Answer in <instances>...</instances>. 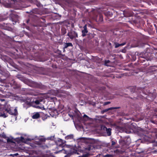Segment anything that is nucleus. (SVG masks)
<instances>
[{"label": "nucleus", "instance_id": "c85d7f7f", "mask_svg": "<svg viewBox=\"0 0 157 157\" xmlns=\"http://www.w3.org/2000/svg\"><path fill=\"white\" fill-rule=\"evenodd\" d=\"M125 132L127 133H129L131 132L129 130H126L125 131Z\"/></svg>", "mask_w": 157, "mask_h": 157}, {"label": "nucleus", "instance_id": "79ce46f5", "mask_svg": "<svg viewBox=\"0 0 157 157\" xmlns=\"http://www.w3.org/2000/svg\"><path fill=\"white\" fill-rule=\"evenodd\" d=\"M81 140H84V139L83 138H81Z\"/></svg>", "mask_w": 157, "mask_h": 157}, {"label": "nucleus", "instance_id": "c9c22d12", "mask_svg": "<svg viewBox=\"0 0 157 157\" xmlns=\"http://www.w3.org/2000/svg\"><path fill=\"white\" fill-rule=\"evenodd\" d=\"M69 116L71 117H73V116L72 115H70V114H68Z\"/></svg>", "mask_w": 157, "mask_h": 157}, {"label": "nucleus", "instance_id": "4be33fe9", "mask_svg": "<svg viewBox=\"0 0 157 157\" xmlns=\"http://www.w3.org/2000/svg\"><path fill=\"white\" fill-rule=\"evenodd\" d=\"M33 26L34 27H40L41 26V25H40V24H36H36H33Z\"/></svg>", "mask_w": 157, "mask_h": 157}, {"label": "nucleus", "instance_id": "0eeeda50", "mask_svg": "<svg viewBox=\"0 0 157 157\" xmlns=\"http://www.w3.org/2000/svg\"><path fill=\"white\" fill-rule=\"evenodd\" d=\"M68 35L71 39H73L74 37H77V34L74 31L72 32H69L68 33Z\"/></svg>", "mask_w": 157, "mask_h": 157}, {"label": "nucleus", "instance_id": "4468645a", "mask_svg": "<svg viewBox=\"0 0 157 157\" xmlns=\"http://www.w3.org/2000/svg\"><path fill=\"white\" fill-rule=\"evenodd\" d=\"M51 92L52 93V94L54 95H56L58 93H59L58 90H51Z\"/></svg>", "mask_w": 157, "mask_h": 157}, {"label": "nucleus", "instance_id": "6e6552de", "mask_svg": "<svg viewBox=\"0 0 157 157\" xmlns=\"http://www.w3.org/2000/svg\"><path fill=\"white\" fill-rule=\"evenodd\" d=\"M30 25V20L28 19L25 21V23H23V28H25L27 29H29V26Z\"/></svg>", "mask_w": 157, "mask_h": 157}, {"label": "nucleus", "instance_id": "39448f33", "mask_svg": "<svg viewBox=\"0 0 157 157\" xmlns=\"http://www.w3.org/2000/svg\"><path fill=\"white\" fill-rule=\"evenodd\" d=\"M153 54L150 53H145V58L147 60H151L153 58Z\"/></svg>", "mask_w": 157, "mask_h": 157}, {"label": "nucleus", "instance_id": "473e14b6", "mask_svg": "<svg viewBox=\"0 0 157 157\" xmlns=\"http://www.w3.org/2000/svg\"><path fill=\"white\" fill-rule=\"evenodd\" d=\"M126 44V43L124 42L122 44H121V46H123Z\"/></svg>", "mask_w": 157, "mask_h": 157}, {"label": "nucleus", "instance_id": "c756f323", "mask_svg": "<svg viewBox=\"0 0 157 157\" xmlns=\"http://www.w3.org/2000/svg\"><path fill=\"white\" fill-rule=\"evenodd\" d=\"M117 109V108L111 107V108H108V109L109 110H111V109Z\"/></svg>", "mask_w": 157, "mask_h": 157}, {"label": "nucleus", "instance_id": "aec40b11", "mask_svg": "<svg viewBox=\"0 0 157 157\" xmlns=\"http://www.w3.org/2000/svg\"><path fill=\"white\" fill-rule=\"evenodd\" d=\"M88 26H89V27H90V28H92V29H98L97 28H96L94 26V25H90V24H88Z\"/></svg>", "mask_w": 157, "mask_h": 157}, {"label": "nucleus", "instance_id": "20e7f679", "mask_svg": "<svg viewBox=\"0 0 157 157\" xmlns=\"http://www.w3.org/2000/svg\"><path fill=\"white\" fill-rule=\"evenodd\" d=\"M6 111L9 114L13 116L17 115L18 114L17 110L16 108L14 109H10L8 110H6Z\"/></svg>", "mask_w": 157, "mask_h": 157}, {"label": "nucleus", "instance_id": "412c9836", "mask_svg": "<svg viewBox=\"0 0 157 157\" xmlns=\"http://www.w3.org/2000/svg\"><path fill=\"white\" fill-rule=\"evenodd\" d=\"M7 116L6 115L5 113L0 114V117H2L4 118H5Z\"/></svg>", "mask_w": 157, "mask_h": 157}, {"label": "nucleus", "instance_id": "a878e982", "mask_svg": "<svg viewBox=\"0 0 157 157\" xmlns=\"http://www.w3.org/2000/svg\"><path fill=\"white\" fill-rule=\"evenodd\" d=\"M54 136H51L50 137H48V140H53L54 138Z\"/></svg>", "mask_w": 157, "mask_h": 157}, {"label": "nucleus", "instance_id": "bb28decb", "mask_svg": "<svg viewBox=\"0 0 157 157\" xmlns=\"http://www.w3.org/2000/svg\"><path fill=\"white\" fill-rule=\"evenodd\" d=\"M110 102H107L104 103V104L105 105H107L109 104H110Z\"/></svg>", "mask_w": 157, "mask_h": 157}, {"label": "nucleus", "instance_id": "f03ea898", "mask_svg": "<svg viewBox=\"0 0 157 157\" xmlns=\"http://www.w3.org/2000/svg\"><path fill=\"white\" fill-rule=\"evenodd\" d=\"M31 140V139L28 138L27 135L23 134L21 137L17 138L15 139H14L13 138H8L7 139V141L8 142L13 143L14 140L17 141L18 143L21 142L27 143L28 141L30 140Z\"/></svg>", "mask_w": 157, "mask_h": 157}, {"label": "nucleus", "instance_id": "1a4fd4ad", "mask_svg": "<svg viewBox=\"0 0 157 157\" xmlns=\"http://www.w3.org/2000/svg\"><path fill=\"white\" fill-rule=\"evenodd\" d=\"M103 129L104 130H105L106 131V132L108 136H109L111 135V129L110 128H107L106 127H104Z\"/></svg>", "mask_w": 157, "mask_h": 157}, {"label": "nucleus", "instance_id": "a211bd4d", "mask_svg": "<svg viewBox=\"0 0 157 157\" xmlns=\"http://www.w3.org/2000/svg\"><path fill=\"white\" fill-rule=\"evenodd\" d=\"M82 35L83 36L86 35V34L88 33L87 30H82Z\"/></svg>", "mask_w": 157, "mask_h": 157}, {"label": "nucleus", "instance_id": "4c0bfd02", "mask_svg": "<svg viewBox=\"0 0 157 157\" xmlns=\"http://www.w3.org/2000/svg\"><path fill=\"white\" fill-rule=\"evenodd\" d=\"M109 60H107V61H105V63H109Z\"/></svg>", "mask_w": 157, "mask_h": 157}, {"label": "nucleus", "instance_id": "2f4dec72", "mask_svg": "<svg viewBox=\"0 0 157 157\" xmlns=\"http://www.w3.org/2000/svg\"><path fill=\"white\" fill-rule=\"evenodd\" d=\"M41 19L43 20V22H44L45 21V20L44 19V18L43 17H41Z\"/></svg>", "mask_w": 157, "mask_h": 157}, {"label": "nucleus", "instance_id": "cd10ccee", "mask_svg": "<svg viewBox=\"0 0 157 157\" xmlns=\"http://www.w3.org/2000/svg\"><path fill=\"white\" fill-rule=\"evenodd\" d=\"M104 157H112V156L110 155H106Z\"/></svg>", "mask_w": 157, "mask_h": 157}, {"label": "nucleus", "instance_id": "a18cd8bd", "mask_svg": "<svg viewBox=\"0 0 157 157\" xmlns=\"http://www.w3.org/2000/svg\"><path fill=\"white\" fill-rule=\"evenodd\" d=\"M60 141H62V140H60Z\"/></svg>", "mask_w": 157, "mask_h": 157}, {"label": "nucleus", "instance_id": "37998d69", "mask_svg": "<svg viewBox=\"0 0 157 157\" xmlns=\"http://www.w3.org/2000/svg\"><path fill=\"white\" fill-rule=\"evenodd\" d=\"M48 98V95H47L46 96V98Z\"/></svg>", "mask_w": 157, "mask_h": 157}, {"label": "nucleus", "instance_id": "7ed1b4c3", "mask_svg": "<svg viewBox=\"0 0 157 157\" xmlns=\"http://www.w3.org/2000/svg\"><path fill=\"white\" fill-rule=\"evenodd\" d=\"M10 18L12 21L16 23L18 20L19 16L18 15L12 13L10 14Z\"/></svg>", "mask_w": 157, "mask_h": 157}, {"label": "nucleus", "instance_id": "ddd939ff", "mask_svg": "<svg viewBox=\"0 0 157 157\" xmlns=\"http://www.w3.org/2000/svg\"><path fill=\"white\" fill-rule=\"evenodd\" d=\"M73 135L72 134H71L67 135L65 137V138L66 140L71 139L73 138Z\"/></svg>", "mask_w": 157, "mask_h": 157}, {"label": "nucleus", "instance_id": "72a5a7b5", "mask_svg": "<svg viewBox=\"0 0 157 157\" xmlns=\"http://www.w3.org/2000/svg\"><path fill=\"white\" fill-rule=\"evenodd\" d=\"M84 29H86V25H85V26H84Z\"/></svg>", "mask_w": 157, "mask_h": 157}, {"label": "nucleus", "instance_id": "f3484780", "mask_svg": "<svg viewBox=\"0 0 157 157\" xmlns=\"http://www.w3.org/2000/svg\"><path fill=\"white\" fill-rule=\"evenodd\" d=\"M17 115H13L12 117V118L11 119V121H14L16 120Z\"/></svg>", "mask_w": 157, "mask_h": 157}, {"label": "nucleus", "instance_id": "b1692460", "mask_svg": "<svg viewBox=\"0 0 157 157\" xmlns=\"http://www.w3.org/2000/svg\"><path fill=\"white\" fill-rule=\"evenodd\" d=\"M116 141L115 140H113L112 141V145L113 146L115 145L116 144Z\"/></svg>", "mask_w": 157, "mask_h": 157}, {"label": "nucleus", "instance_id": "5701e85b", "mask_svg": "<svg viewBox=\"0 0 157 157\" xmlns=\"http://www.w3.org/2000/svg\"><path fill=\"white\" fill-rule=\"evenodd\" d=\"M121 46V44H119L118 43H116L115 44V48H118L119 47V46Z\"/></svg>", "mask_w": 157, "mask_h": 157}, {"label": "nucleus", "instance_id": "9b49d317", "mask_svg": "<svg viewBox=\"0 0 157 157\" xmlns=\"http://www.w3.org/2000/svg\"><path fill=\"white\" fill-rule=\"evenodd\" d=\"M36 138H37V139L39 140L40 141V143L37 144H40V142H44L45 141V139L44 137L42 136H40L39 137H37Z\"/></svg>", "mask_w": 157, "mask_h": 157}, {"label": "nucleus", "instance_id": "423d86ee", "mask_svg": "<svg viewBox=\"0 0 157 157\" xmlns=\"http://www.w3.org/2000/svg\"><path fill=\"white\" fill-rule=\"evenodd\" d=\"M94 19L96 22H101L103 21V16L101 14H98L96 16Z\"/></svg>", "mask_w": 157, "mask_h": 157}, {"label": "nucleus", "instance_id": "ea45409f", "mask_svg": "<svg viewBox=\"0 0 157 157\" xmlns=\"http://www.w3.org/2000/svg\"><path fill=\"white\" fill-rule=\"evenodd\" d=\"M34 11H35V10H33V11H32V12L33 13H35L34 12Z\"/></svg>", "mask_w": 157, "mask_h": 157}, {"label": "nucleus", "instance_id": "7c9ffc66", "mask_svg": "<svg viewBox=\"0 0 157 157\" xmlns=\"http://www.w3.org/2000/svg\"><path fill=\"white\" fill-rule=\"evenodd\" d=\"M153 145L155 146H157V141L155 143H154L153 144Z\"/></svg>", "mask_w": 157, "mask_h": 157}, {"label": "nucleus", "instance_id": "393cba45", "mask_svg": "<svg viewBox=\"0 0 157 157\" xmlns=\"http://www.w3.org/2000/svg\"><path fill=\"white\" fill-rule=\"evenodd\" d=\"M113 150L115 153L118 154L119 152V151L118 150Z\"/></svg>", "mask_w": 157, "mask_h": 157}, {"label": "nucleus", "instance_id": "6ab92c4d", "mask_svg": "<svg viewBox=\"0 0 157 157\" xmlns=\"http://www.w3.org/2000/svg\"><path fill=\"white\" fill-rule=\"evenodd\" d=\"M46 26H48V28L49 29H50V28L51 29H53L52 25L50 23L48 24Z\"/></svg>", "mask_w": 157, "mask_h": 157}, {"label": "nucleus", "instance_id": "9d476101", "mask_svg": "<svg viewBox=\"0 0 157 157\" xmlns=\"http://www.w3.org/2000/svg\"><path fill=\"white\" fill-rule=\"evenodd\" d=\"M40 117V114L38 112L34 113H33L32 117L33 119H36L39 118Z\"/></svg>", "mask_w": 157, "mask_h": 157}, {"label": "nucleus", "instance_id": "f8f14e48", "mask_svg": "<svg viewBox=\"0 0 157 157\" xmlns=\"http://www.w3.org/2000/svg\"><path fill=\"white\" fill-rule=\"evenodd\" d=\"M123 13H124L123 14H124V16L125 17H129L131 16L132 15V14L131 13H129V12H127L126 11H124L123 12Z\"/></svg>", "mask_w": 157, "mask_h": 157}, {"label": "nucleus", "instance_id": "58836bf2", "mask_svg": "<svg viewBox=\"0 0 157 157\" xmlns=\"http://www.w3.org/2000/svg\"><path fill=\"white\" fill-rule=\"evenodd\" d=\"M40 3H38V4L37 5V6H40Z\"/></svg>", "mask_w": 157, "mask_h": 157}, {"label": "nucleus", "instance_id": "e433bc0d", "mask_svg": "<svg viewBox=\"0 0 157 157\" xmlns=\"http://www.w3.org/2000/svg\"><path fill=\"white\" fill-rule=\"evenodd\" d=\"M84 117H88L85 114L84 115Z\"/></svg>", "mask_w": 157, "mask_h": 157}, {"label": "nucleus", "instance_id": "f257e3e1", "mask_svg": "<svg viewBox=\"0 0 157 157\" xmlns=\"http://www.w3.org/2000/svg\"><path fill=\"white\" fill-rule=\"evenodd\" d=\"M42 100L41 99L36 100L35 101H33L30 99H28L27 101L24 103L23 105L24 107H25V105H27L28 106L26 107L27 109L29 106H31L33 104V102L37 105L36 107L37 108H39L41 109H45V108L44 107V106L41 105V102H42Z\"/></svg>", "mask_w": 157, "mask_h": 157}, {"label": "nucleus", "instance_id": "dca6fc26", "mask_svg": "<svg viewBox=\"0 0 157 157\" xmlns=\"http://www.w3.org/2000/svg\"><path fill=\"white\" fill-rule=\"evenodd\" d=\"M72 44L71 43H67L65 44L64 47V48H66L68 46H72Z\"/></svg>", "mask_w": 157, "mask_h": 157}, {"label": "nucleus", "instance_id": "2eb2a0df", "mask_svg": "<svg viewBox=\"0 0 157 157\" xmlns=\"http://www.w3.org/2000/svg\"><path fill=\"white\" fill-rule=\"evenodd\" d=\"M31 85H30V86L33 87H37V86L36 85V83L34 82L31 81Z\"/></svg>", "mask_w": 157, "mask_h": 157}, {"label": "nucleus", "instance_id": "49530a36", "mask_svg": "<svg viewBox=\"0 0 157 157\" xmlns=\"http://www.w3.org/2000/svg\"><path fill=\"white\" fill-rule=\"evenodd\" d=\"M1 3V0H0V3Z\"/></svg>", "mask_w": 157, "mask_h": 157}, {"label": "nucleus", "instance_id": "c03bdc74", "mask_svg": "<svg viewBox=\"0 0 157 157\" xmlns=\"http://www.w3.org/2000/svg\"><path fill=\"white\" fill-rule=\"evenodd\" d=\"M40 29H43V28H41Z\"/></svg>", "mask_w": 157, "mask_h": 157}, {"label": "nucleus", "instance_id": "a19ab883", "mask_svg": "<svg viewBox=\"0 0 157 157\" xmlns=\"http://www.w3.org/2000/svg\"><path fill=\"white\" fill-rule=\"evenodd\" d=\"M18 155V153H16L15 154V155Z\"/></svg>", "mask_w": 157, "mask_h": 157}, {"label": "nucleus", "instance_id": "f704fd0d", "mask_svg": "<svg viewBox=\"0 0 157 157\" xmlns=\"http://www.w3.org/2000/svg\"><path fill=\"white\" fill-rule=\"evenodd\" d=\"M108 110H109L108 109H105L104 111L105 112H107Z\"/></svg>", "mask_w": 157, "mask_h": 157}]
</instances>
